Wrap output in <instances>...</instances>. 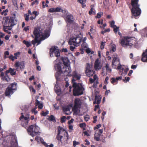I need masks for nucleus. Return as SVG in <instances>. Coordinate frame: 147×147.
Returning <instances> with one entry per match:
<instances>
[{"label":"nucleus","mask_w":147,"mask_h":147,"mask_svg":"<svg viewBox=\"0 0 147 147\" xmlns=\"http://www.w3.org/2000/svg\"><path fill=\"white\" fill-rule=\"evenodd\" d=\"M40 28L38 27L34 28L33 32V34L35 37H40Z\"/></svg>","instance_id":"15"},{"label":"nucleus","mask_w":147,"mask_h":147,"mask_svg":"<svg viewBox=\"0 0 147 147\" xmlns=\"http://www.w3.org/2000/svg\"><path fill=\"white\" fill-rule=\"evenodd\" d=\"M115 22L113 20L111 21L110 22L111 27L112 28H115V27H116V26L115 25Z\"/></svg>","instance_id":"39"},{"label":"nucleus","mask_w":147,"mask_h":147,"mask_svg":"<svg viewBox=\"0 0 147 147\" xmlns=\"http://www.w3.org/2000/svg\"><path fill=\"white\" fill-rule=\"evenodd\" d=\"M24 16L25 17V20L26 22H28L29 20V15L28 13H26L24 14Z\"/></svg>","instance_id":"35"},{"label":"nucleus","mask_w":147,"mask_h":147,"mask_svg":"<svg viewBox=\"0 0 147 147\" xmlns=\"http://www.w3.org/2000/svg\"><path fill=\"white\" fill-rule=\"evenodd\" d=\"M56 51V49L55 48H51L50 49V56H51V55H52L53 53H54Z\"/></svg>","instance_id":"31"},{"label":"nucleus","mask_w":147,"mask_h":147,"mask_svg":"<svg viewBox=\"0 0 147 147\" xmlns=\"http://www.w3.org/2000/svg\"><path fill=\"white\" fill-rule=\"evenodd\" d=\"M63 110L64 113L65 114L68 115V113H66L67 111H70V108L69 106H66L63 107Z\"/></svg>","instance_id":"21"},{"label":"nucleus","mask_w":147,"mask_h":147,"mask_svg":"<svg viewBox=\"0 0 147 147\" xmlns=\"http://www.w3.org/2000/svg\"><path fill=\"white\" fill-rule=\"evenodd\" d=\"M101 126V124H98L95 127H94V130L98 129Z\"/></svg>","instance_id":"52"},{"label":"nucleus","mask_w":147,"mask_h":147,"mask_svg":"<svg viewBox=\"0 0 147 147\" xmlns=\"http://www.w3.org/2000/svg\"><path fill=\"white\" fill-rule=\"evenodd\" d=\"M73 87L74 88L73 95L74 96H79L83 94L84 88L81 84L74 82L73 84Z\"/></svg>","instance_id":"3"},{"label":"nucleus","mask_w":147,"mask_h":147,"mask_svg":"<svg viewBox=\"0 0 147 147\" xmlns=\"http://www.w3.org/2000/svg\"><path fill=\"white\" fill-rule=\"evenodd\" d=\"M120 42L123 47H129L131 48L135 45L136 40L134 37L125 36L122 37Z\"/></svg>","instance_id":"2"},{"label":"nucleus","mask_w":147,"mask_h":147,"mask_svg":"<svg viewBox=\"0 0 147 147\" xmlns=\"http://www.w3.org/2000/svg\"><path fill=\"white\" fill-rule=\"evenodd\" d=\"M38 3V0H35L33 2L31 3L32 5H33L34 4L37 5Z\"/></svg>","instance_id":"56"},{"label":"nucleus","mask_w":147,"mask_h":147,"mask_svg":"<svg viewBox=\"0 0 147 147\" xmlns=\"http://www.w3.org/2000/svg\"><path fill=\"white\" fill-rule=\"evenodd\" d=\"M55 12H63V10L61 9L59 7H57L56 8H55Z\"/></svg>","instance_id":"42"},{"label":"nucleus","mask_w":147,"mask_h":147,"mask_svg":"<svg viewBox=\"0 0 147 147\" xmlns=\"http://www.w3.org/2000/svg\"><path fill=\"white\" fill-rule=\"evenodd\" d=\"M60 134H57V135L56 138V139L57 140L59 141L61 143H62L61 139L63 138V137L62 136L60 135Z\"/></svg>","instance_id":"26"},{"label":"nucleus","mask_w":147,"mask_h":147,"mask_svg":"<svg viewBox=\"0 0 147 147\" xmlns=\"http://www.w3.org/2000/svg\"><path fill=\"white\" fill-rule=\"evenodd\" d=\"M130 78L129 77H126L125 78V79H123V81L124 82H126L129 81Z\"/></svg>","instance_id":"45"},{"label":"nucleus","mask_w":147,"mask_h":147,"mask_svg":"<svg viewBox=\"0 0 147 147\" xmlns=\"http://www.w3.org/2000/svg\"><path fill=\"white\" fill-rule=\"evenodd\" d=\"M58 134H60L62 131H65V130L62 127L59 126L58 127Z\"/></svg>","instance_id":"27"},{"label":"nucleus","mask_w":147,"mask_h":147,"mask_svg":"<svg viewBox=\"0 0 147 147\" xmlns=\"http://www.w3.org/2000/svg\"><path fill=\"white\" fill-rule=\"evenodd\" d=\"M49 12H55V8H51L49 10Z\"/></svg>","instance_id":"58"},{"label":"nucleus","mask_w":147,"mask_h":147,"mask_svg":"<svg viewBox=\"0 0 147 147\" xmlns=\"http://www.w3.org/2000/svg\"><path fill=\"white\" fill-rule=\"evenodd\" d=\"M138 1L139 0H131V4L132 8H138L139 7V5L138 3Z\"/></svg>","instance_id":"16"},{"label":"nucleus","mask_w":147,"mask_h":147,"mask_svg":"<svg viewBox=\"0 0 147 147\" xmlns=\"http://www.w3.org/2000/svg\"><path fill=\"white\" fill-rule=\"evenodd\" d=\"M7 74L8 73H6V71L5 75L2 78V79H3V80L7 82H9L10 80V79L9 78Z\"/></svg>","instance_id":"23"},{"label":"nucleus","mask_w":147,"mask_h":147,"mask_svg":"<svg viewBox=\"0 0 147 147\" xmlns=\"http://www.w3.org/2000/svg\"><path fill=\"white\" fill-rule=\"evenodd\" d=\"M61 74H63L62 75V76H66V77L65 78V80L66 81V82H68V81H69V80L67 77V76H65L63 73H61L60 75L58 77H57V78L56 77V78H57L59 77V76H60Z\"/></svg>","instance_id":"49"},{"label":"nucleus","mask_w":147,"mask_h":147,"mask_svg":"<svg viewBox=\"0 0 147 147\" xmlns=\"http://www.w3.org/2000/svg\"><path fill=\"white\" fill-rule=\"evenodd\" d=\"M61 59L63 62L64 66L62 67L60 64H56L55 65V69L57 71V72L55 74V76L56 78L58 77L61 73L67 75L69 73V69L70 67H69V60L67 57H62Z\"/></svg>","instance_id":"1"},{"label":"nucleus","mask_w":147,"mask_h":147,"mask_svg":"<svg viewBox=\"0 0 147 147\" xmlns=\"http://www.w3.org/2000/svg\"><path fill=\"white\" fill-rule=\"evenodd\" d=\"M95 73V71L92 69V65H90L89 63H87L85 72L86 76L90 77L93 76Z\"/></svg>","instance_id":"6"},{"label":"nucleus","mask_w":147,"mask_h":147,"mask_svg":"<svg viewBox=\"0 0 147 147\" xmlns=\"http://www.w3.org/2000/svg\"><path fill=\"white\" fill-rule=\"evenodd\" d=\"M99 83L97 81L95 82L93 84V88H96L97 86V84Z\"/></svg>","instance_id":"47"},{"label":"nucleus","mask_w":147,"mask_h":147,"mask_svg":"<svg viewBox=\"0 0 147 147\" xmlns=\"http://www.w3.org/2000/svg\"><path fill=\"white\" fill-rule=\"evenodd\" d=\"M43 144H46V147H53V144H51L49 146L45 142H44Z\"/></svg>","instance_id":"54"},{"label":"nucleus","mask_w":147,"mask_h":147,"mask_svg":"<svg viewBox=\"0 0 147 147\" xmlns=\"http://www.w3.org/2000/svg\"><path fill=\"white\" fill-rule=\"evenodd\" d=\"M56 57H57L60 55V53L58 51L56 50L54 53Z\"/></svg>","instance_id":"46"},{"label":"nucleus","mask_w":147,"mask_h":147,"mask_svg":"<svg viewBox=\"0 0 147 147\" xmlns=\"http://www.w3.org/2000/svg\"><path fill=\"white\" fill-rule=\"evenodd\" d=\"M66 117L65 116H63L62 117L61 119V122L62 123L65 122L66 120Z\"/></svg>","instance_id":"43"},{"label":"nucleus","mask_w":147,"mask_h":147,"mask_svg":"<svg viewBox=\"0 0 147 147\" xmlns=\"http://www.w3.org/2000/svg\"><path fill=\"white\" fill-rule=\"evenodd\" d=\"M100 62L98 59H97L94 63V68L96 70H97L101 69V67L100 65Z\"/></svg>","instance_id":"17"},{"label":"nucleus","mask_w":147,"mask_h":147,"mask_svg":"<svg viewBox=\"0 0 147 147\" xmlns=\"http://www.w3.org/2000/svg\"><path fill=\"white\" fill-rule=\"evenodd\" d=\"M69 73L67 75L64 74L65 76H72L73 78L72 80V82L73 83L75 82L77 80H80L81 78V75L77 73L76 71L73 72L72 74L70 73L71 72V70L69 69Z\"/></svg>","instance_id":"7"},{"label":"nucleus","mask_w":147,"mask_h":147,"mask_svg":"<svg viewBox=\"0 0 147 147\" xmlns=\"http://www.w3.org/2000/svg\"><path fill=\"white\" fill-rule=\"evenodd\" d=\"M23 42L24 44L26 45V46L27 47H30L31 45V44L30 42L26 41V40H24Z\"/></svg>","instance_id":"32"},{"label":"nucleus","mask_w":147,"mask_h":147,"mask_svg":"<svg viewBox=\"0 0 147 147\" xmlns=\"http://www.w3.org/2000/svg\"><path fill=\"white\" fill-rule=\"evenodd\" d=\"M118 65L117 68L119 70H122V71H123L124 70V68L122 67V65H121L120 63Z\"/></svg>","instance_id":"41"},{"label":"nucleus","mask_w":147,"mask_h":147,"mask_svg":"<svg viewBox=\"0 0 147 147\" xmlns=\"http://www.w3.org/2000/svg\"><path fill=\"white\" fill-rule=\"evenodd\" d=\"M94 6V5H91L90 6L91 9L88 12L89 14L90 15H91L92 14L94 15H95L96 14L94 9L93 8Z\"/></svg>","instance_id":"22"},{"label":"nucleus","mask_w":147,"mask_h":147,"mask_svg":"<svg viewBox=\"0 0 147 147\" xmlns=\"http://www.w3.org/2000/svg\"><path fill=\"white\" fill-rule=\"evenodd\" d=\"M131 12L133 15L136 17L139 16L141 13V10L139 7L138 8H132Z\"/></svg>","instance_id":"12"},{"label":"nucleus","mask_w":147,"mask_h":147,"mask_svg":"<svg viewBox=\"0 0 147 147\" xmlns=\"http://www.w3.org/2000/svg\"><path fill=\"white\" fill-rule=\"evenodd\" d=\"M3 30H4L7 29V30H10L11 29V28L10 27V26H8V25H5L4 24H3Z\"/></svg>","instance_id":"30"},{"label":"nucleus","mask_w":147,"mask_h":147,"mask_svg":"<svg viewBox=\"0 0 147 147\" xmlns=\"http://www.w3.org/2000/svg\"><path fill=\"white\" fill-rule=\"evenodd\" d=\"M49 119L51 121H52L54 122H56V120L54 116L53 115H51L49 117Z\"/></svg>","instance_id":"36"},{"label":"nucleus","mask_w":147,"mask_h":147,"mask_svg":"<svg viewBox=\"0 0 147 147\" xmlns=\"http://www.w3.org/2000/svg\"><path fill=\"white\" fill-rule=\"evenodd\" d=\"M6 71V73H10L11 75L13 76L16 75V70L14 69H12L10 67L9 68L8 70Z\"/></svg>","instance_id":"19"},{"label":"nucleus","mask_w":147,"mask_h":147,"mask_svg":"<svg viewBox=\"0 0 147 147\" xmlns=\"http://www.w3.org/2000/svg\"><path fill=\"white\" fill-rule=\"evenodd\" d=\"M80 144L79 142H76V141H74L73 142V145L74 146V147H76V145Z\"/></svg>","instance_id":"50"},{"label":"nucleus","mask_w":147,"mask_h":147,"mask_svg":"<svg viewBox=\"0 0 147 147\" xmlns=\"http://www.w3.org/2000/svg\"><path fill=\"white\" fill-rule=\"evenodd\" d=\"M65 135H66V136L65 137V139H66V141H67L68 140L69 136L67 132L65 131Z\"/></svg>","instance_id":"63"},{"label":"nucleus","mask_w":147,"mask_h":147,"mask_svg":"<svg viewBox=\"0 0 147 147\" xmlns=\"http://www.w3.org/2000/svg\"><path fill=\"white\" fill-rule=\"evenodd\" d=\"M113 59L112 61V65L113 67H114V66H115V68L120 63L119 59L117 57V55H115L114 56H113Z\"/></svg>","instance_id":"13"},{"label":"nucleus","mask_w":147,"mask_h":147,"mask_svg":"<svg viewBox=\"0 0 147 147\" xmlns=\"http://www.w3.org/2000/svg\"><path fill=\"white\" fill-rule=\"evenodd\" d=\"M111 82L112 84H114V83L115 82L117 81L116 79L113 78H112L111 79Z\"/></svg>","instance_id":"59"},{"label":"nucleus","mask_w":147,"mask_h":147,"mask_svg":"<svg viewBox=\"0 0 147 147\" xmlns=\"http://www.w3.org/2000/svg\"><path fill=\"white\" fill-rule=\"evenodd\" d=\"M27 131L30 135L32 137L40 133L39 128L36 124L30 126L27 129Z\"/></svg>","instance_id":"5"},{"label":"nucleus","mask_w":147,"mask_h":147,"mask_svg":"<svg viewBox=\"0 0 147 147\" xmlns=\"http://www.w3.org/2000/svg\"><path fill=\"white\" fill-rule=\"evenodd\" d=\"M21 116L19 118L20 120L18 121L21 122V124L22 126L23 127L27 126L30 120L29 117L24 116L23 113H21Z\"/></svg>","instance_id":"8"},{"label":"nucleus","mask_w":147,"mask_h":147,"mask_svg":"<svg viewBox=\"0 0 147 147\" xmlns=\"http://www.w3.org/2000/svg\"><path fill=\"white\" fill-rule=\"evenodd\" d=\"M20 52H17L16 53H14V55L15 56L14 57H18L20 55Z\"/></svg>","instance_id":"60"},{"label":"nucleus","mask_w":147,"mask_h":147,"mask_svg":"<svg viewBox=\"0 0 147 147\" xmlns=\"http://www.w3.org/2000/svg\"><path fill=\"white\" fill-rule=\"evenodd\" d=\"M105 67L106 68L107 72L110 73L111 71V69L109 67V65L108 63H107L106 64V65L105 66Z\"/></svg>","instance_id":"29"},{"label":"nucleus","mask_w":147,"mask_h":147,"mask_svg":"<svg viewBox=\"0 0 147 147\" xmlns=\"http://www.w3.org/2000/svg\"><path fill=\"white\" fill-rule=\"evenodd\" d=\"M7 57L13 61H14L15 59H17V57H16L13 56V55L11 54V55Z\"/></svg>","instance_id":"33"},{"label":"nucleus","mask_w":147,"mask_h":147,"mask_svg":"<svg viewBox=\"0 0 147 147\" xmlns=\"http://www.w3.org/2000/svg\"><path fill=\"white\" fill-rule=\"evenodd\" d=\"M8 12V9H6L5 10H3L2 12L1 13V15H4V16H6L7 15V12Z\"/></svg>","instance_id":"40"},{"label":"nucleus","mask_w":147,"mask_h":147,"mask_svg":"<svg viewBox=\"0 0 147 147\" xmlns=\"http://www.w3.org/2000/svg\"><path fill=\"white\" fill-rule=\"evenodd\" d=\"M113 28V31L115 34H116L118 31H119V27H117V26L115 28Z\"/></svg>","instance_id":"38"},{"label":"nucleus","mask_w":147,"mask_h":147,"mask_svg":"<svg viewBox=\"0 0 147 147\" xmlns=\"http://www.w3.org/2000/svg\"><path fill=\"white\" fill-rule=\"evenodd\" d=\"M97 116H94L93 117V119H94V120L93 121V123H96V122L97 121Z\"/></svg>","instance_id":"62"},{"label":"nucleus","mask_w":147,"mask_h":147,"mask_svg":"<svg viewBox=\"0 0 147 147\" xmlns=\"http://www.w3.org/2000/svg\"><path fill=\"white\" fill-rule=\"evenodd\" d=\"M29 27H30L29 26L26 27L24 28L23 30L25 32H27L29 30Z\"/></svg>","instance_id":"61"},{"label":"nucleus","mask_w":147,"mask_h":147,"mask_svg":"<svg viewBox=\"0 0 147 147\" xmlns=\"http://www.w3.org/2000/svg\"><path fill=\"white\" fill-rule=\"evenodd\" d=\"M82 38L80 37L77 36L72 39H71L69 41L68 44L69 45H73L76 46L79 45L82 41Z\"/></svg>","instance_id":"10"},{"label":"nucleus","mask_w":147,"mask_h":147,"mask_svg":"<svg viewBox=\"0 0 147 147\" xmlns=\"http://www.w3.org/2000/svg\"><path fill=\"white\" fill-rule=\"evenodd\" d=\"M17 90V83L14 82L11 84L6 88L5 93L6 96L12 94Z\"/></svg>","instance_id":"4"},{"label":"nucleus","mask_w":147,"mask_h":147,"mask_svg":"<svg viewBox=\"0 0 147 147\" xmlns=\"http://www.w3.org/2000/svg\"><path fill=\"white\" fill-rule=\"evenodd\" d=\"M101 99V98L100 96H95V101L93 102V104H99L100 102Z\"/></svg>","instance_id":"20"},{"label":"nucleus","mask_w":147,"mask_h":147,"mask_svg":"<svg viewBox=\"0 0 147 147\" xmlns=\"http://www.w3.org/2000/svg\"><path fill=\"white\" fill-rule=\"evenodd\" d=\"M103 15V13L102 12H100L98 13L97 14V16H95V17L96 18H100L101 16H102Z\"/></svg>","instance_id":"34"},{"label":"nucleus","mask_w":147,"mask_h":147,"mask_svg":"<svg viewBox=\"0 0 147 147\" xmlns=\"http://www.w3.org/2000/svg\"><path fill=\"white\" fill-rule=\"evenodd\" d=\"M43 107V105L42 104L40 103L38 105V108L40 109H42Z\"/></svg>","instance_id":"64"},{"label":"nucleus","mask_w":147,"mask_h":147,"mask_svg":"<svg viewBox=\"0 0 147 147\" xmlns=\"http://www.w3.org/2000/svg\"><path fill=\"white\" fill-rule=\"evenodd\" d=\"M14 66L16 68V70H17L18 68L20 67L21 69L24 68V65L23 62L17 61L16 62Z\"/></svg>","instance_id":"14"},{"label":"nucleus","mask_w":147,"mask_h":147,"mask_svg":"<svg viewBox=\"0 0 147 147\" xmlns=\"http://www.w3.org/2000/svg\"><path fill=\"white\" fill-rule=\"evenodd\" d=\"M79 126L81 128H83L86 126V124L85 123H81L79 125Z\"/></svg>","instance_id":"57"},{"label":"nucleus","mask_w":147,"mask_h":147,"mask_svg":"<svg viewBox=\"0 0 147 147\" xmlns=\"http://www.w3.org/2000/svg\"><path fill=\"white\" fill-rule=\"evenodd\" d=\"M74 105L73 108L74 111V112H77L78 111V109L81 107L82 104V100L80 98H76L75 99L74 101Z\"/></svg>","instance_id":"11"},{"label":"nucleus","mask_w":147,"mask_h":147,"mask_svg":"<svg viewBox=\"0 0 147 147\" xmlns=\"http://www.w3.org/2000/svg\"><path fill=\"white\" fill-rule=\"evenodd\" d=\"M3 20H5L4 23L5 25H8L10 26H12L15 24V18L12 17H6L3 18Z\"/></svg>","instance_id":"9"},{"label":"nucleus","mask_w":147,"mask_h":147,"mask_svg":"<svg viewBox=\"0 0 147 147\" xmlns=\"http://www.w3.org/2000/svg\"><path fill=\"white\" fill-rule=\"evenodd\" d=\"M101 136V134L99 133L95 134L94 135V138L96 141H99L100 140V136Z\"/></svg>","instance_id":"24"},{"label":"nucleus","mask_w":147,"mask_h":147,"mask_svg":"<svg viewBox=\"0 0 147 147\" xmlns=\"http://www.w3.org/2000/svg\"><path fill=\"white\" fill-rule=\"evenodd\" d=\"M9 55V53L8 51H5V53L3 56L4 59H5L7 57H6V55Z\"/></svg>","instance_id":"51"},{"label":"nucleus","mask_w":147,"mask_h":147,"mask_svg":"<svg viewBox=\"0 0 147 147\" xmlns=\"http://www.w3.org/2000/svg\"><path fill=\"white\" fill-rule=\"evenodd\" d=\"M116 50V46L115 44L113 45L110 48V52H115Z\"/></svg>","instance_id":"25"},{"label":"nucleus","mask_w":147,"mask_h":147,"mask_svg":"<svg viewBox=\"0 0 147 147\" xmlns=\"http://www.w3.org/2000/svg\"><path fill=\"white\" fill-rule=\"evenodd\" d=\"M39 37H35L34 40L36 43H38V45L40 43V41L38 39Z\"/></svg>","instance_id":"48"},{"label":"nucleus","mask_w":147,"mask_h":147,"mask_svg":"<svg viewBox=\"0 0 147 147\" xmlns=\"http://www.w3.org/2000/svg\"><path fill=\"white\" fill-rule=\"evenodd\" d=\"M49 35L50 34L49 32H47L43 34V36L46 38L48 37Z\"/></svg>","instance_id":"37"},{"label":"nucleus","mask_w":147,"mask_h":147,"mask_svg":"<svg viewBox=\"0 0 147 147\" xmlns=\"http://www.w3.org/2000/svg\"><path fill=\"white\" fill-rule=\"evenodd\" d=\"M49 113L48 111H46L45 112H44L43 111H42V116H46Z\"/></svg>","instance_id":"55"},{"label":"nucleus","mask_w":147,"mask_h":147,"mask_svg":"<svg viewBox=\"0 0 147 147\" xmlns=\"http://www.w3.org/2000/svg\"><path fill=\"white\" fill-rule=\"evenodd\" d=\"M31 91L34 94H35L36 93V91L35 89L34 88L33 86H30L29 87Z\"/></svg>","instance_id":"44"},{"label":"nucleus","mask_w":147,"mask_h":147,"mask_svg":"<svg viewBox=\"0 0 147 147\" xmlns=\"http://www.w3.org/2000/svg\"><path fill=\"white\" fill-rule=\"evenodd\" d=\"M90 119V117L88 115H86L84 116V119L86 121H87Z\"/></svg>","instance_id":"53"},{"label":"nucleus","mask_w":147,"mask_h":147,"mask_svg":"<svg viewBox=\"0 0 147 147\" xmlns=\"http://www.w3.org/2000/svg\"><path fill=\"white\" fill-rule=\"evenodd\" d=\"M73 18V16L69 14L67 15L66 17V21L69 23H71L73 22V20L72 19Z\"/></svg>","instance_id":"18"},{"label":"nucleus","mask_w":147,"mask_h":147,"mask_svg":"<svg viewBox=\"0 0 147 147\" xmlns=\"http://www.w3.org/2000/svg\"><path fill=\"white\" fill-rule=\"evenodd\" d=\"M87 47V45L86 42H83L81 45V49L85 50Z\"/></svg>","instance_id":"28"}]
</instances>
